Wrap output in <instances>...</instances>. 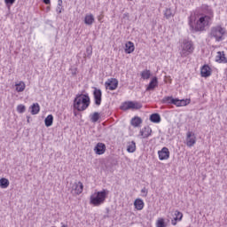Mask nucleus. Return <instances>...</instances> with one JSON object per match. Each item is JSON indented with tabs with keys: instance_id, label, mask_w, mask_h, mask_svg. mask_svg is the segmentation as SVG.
<instances>
[{
	"instance_id": "nucleus-1",
	"label": "nucleus",
	"mask_w": 227,
	"mask_h": 227,
	"mask_svg": "<svg viewBox=\"0 0 227 227\" xmlns=\"http://www.w3.org/2000/svg\"><path fill=\"white\" fill-rule=\"evenodd\" d=\"M90 95L86 94H77L74 99V108L77 109L80 113L86 111L90 107Z\"/></svg>"
},
{
	"instance_id": "nucleus-2",
	"label": "nucleus",
	"mask_w": 227,
	"mask_h": 227,
	"mask_svg": "<svg viewBox=\"0 0 227 227\" xmlns=\"http://www.w3.org/2000/svg\"><path fill=\"white\" fill-rule=\"evenodd\" d=\"M189 26L193 29V31H205V27L210 25V20H212L209 17L207 16H199V20L194 26L192 24V20L189 18Z\"/></svg>"
},
{
	"instance_id": "nucleus-3",
	"label": "nucleus",
	"mask_w": 227,
	"mask_h": 227,
	"mask_svg": "<svg viewBox=\"0 0 227 227\" xmlns=\"http://www.w3.org/2000/svg\"><path fill=\"white\" fill-rule=\"evenodd\" d=\"M109 194V191L106 189L102 190L101 192H95L90 196V203L94 205V207H100L106 201V198Z\"/></svg>"
},
{
	"instance_id": "nucleus-4",
	"label": "nucleus",
	"mask_w": 227,
	"mask_h": 227,
	"mask_svg": "<svg viewBox=\"0 0 227 227\" xmlns=\"http://www.w3.org/2000/svg\"><path fill=\"white\" fill-rule=\"evenodd\" d=\"M225 34L226 29L224 27L221 26L213 27L209 32V38H215V42H223Z\"/></svg>"
},
{
	"instance_id": "nucleus-5",
	"label": "nucleus",
	"mask_w": 227,
	"mask_h": 227,
	"mask_svg": "<svg viewBox=\"0 0 227 227\" xmlns=\"http://www.w3.org/2000/svg\"><path fill=\"white\" fill-rule=\"evenodd\" d=\"M161 104H173V106H176V107H183L184 106H187L189 102L187 99H178L174 98L172 96H167L162 98Z\"/></svg>"
},
{
	"instance_id": "nucleus-6",
	"label": "nucleus",
	"mask_w": 227,
	"mask_h": 227,
	"mask_svg": "<svg viewBox=\"0 0 227 227\" xmlns=\"http://www.w3.org/2000/svg\"><path fill=\"white\" fill-rule=\"evenodd\" d=\"M143 107V105L137 101H125L121 103L120 109L121 111H137L138 109H141Z\"/></svg>"
},
{
	"instance_id": "nucleus-7",
	"label": "nucleus",
	"mask_w": 227,
	"mask_h": 227,
	"mask_svg": "<svg viewBox=\"0 0 227 227\" xmlns=\"http://www.w3.org/2000/svg\"><path fill=\"white\" fill-rule=\"evenodd\" d=\"M181 47L182 51L180 54L182 58H187V56L194 52V44L191 41L184 40Z\"/></svg>"
},
{
	"instance_id": "nucleus-8",
	"label": "nucleus",
	"mask_w": 227,
	"mask_h": 227,
	"mask_svg": "<svg viewBox=\"0 0 227 227\" xmlns=\"http://www.w3.org/2000/svg\"><path fill=\"white\" fill-rule=\"evenodd\" d=\"M199 17H208L209 19H214V11L207 4H202L198 11Z\"/></svg>"
},
{
	"instance_id": "nucleus-9",
	"label": "nucleus",
	"mask_w": 227,
	"mask_h": 227,
	"mask_svg": "<svg viewBox=\"0 0 227 227\" xmlns=\"http://www.w3.org/2000/svg\"><path fill=\"white\" fill-rule=\"evenodd\" d=\"M93 90L94 104L98 107L102 104V90L97 87H93Z\"/></svg>"
},
{
	"instance_id": "nucleus-10",
	"label": "nucleus",
	"mask_w": 227,
	"mask_h": 227,
	"mask_svg": "<svg viewBox=\"0 0 227 227\" xmlns=\"http://www.w3.org/2000/svg\"><path fill=\"white\" fill-rule=\"evenodd\" d=\"M71 189L72 194H76L77 196H79V194H82L84 189V185L82 182H75L74 184H72Z\"/></svg>"
},
{
	"instance_id": "nucleus-11",
	"label": "nucleus",
	"mask_w": 227,
	"mask_h": 227,
	"mask_svg": "<svg viewBox=\"0 0 227 227\" xmlns=\"http://www.w3.org/2000/svg\"><path fill=\"white\" fill-rule=\"evenodd\" d=\"M196 145V135L192 131H188L186 133V145L189 148Z\"/></svg>"
},
{
	"instance_id": "nucleus-12",
	"label": "nucleus",
	"mask_w": 227,
	"mask_h": 227,
	"mask_svg": "<svg viewBox=\"0 0 227 227\" xmlns=\"http://www.w3.org/2000/svg\"><path fill=\"white\" fill-rule=\"evenodd\" d=\"M105 86L106 90H110V91H114L116 88H118V80L112 79L106 82Z\"/></svg>"
},
{
	"instance_id": "nucleus-13",
	"label": "nucleus",
	"mask_w": 227,
	"mask_h": 227,
	"mask_svg": "<svg viewBox=\"0 0 227 227\" xmlns=\"http://www.w3.org/2000/svg\"><path fill=\"white\" fill-rule=\"evenodd\" d=\"M106 144L104 143H98L94 148V152L97 155H104L106 153Z\"/></svg>"
},
{
	"instance_id": "nucleus-14",
	"label": "nucleus",
	"mask_w": 227,
	"mask_h": 227,
	"mask_svg": "<svg viewBox=\"0 0 227 227\" xmlns=\"http://www.w3.org/2000/svg\"><path fill=\"white\" fill-rule=\"evenodd\" d=\"M160 160H168L169 159V149L168 147H163L158 152Z\"/></svg>"
},
{
	"instance_id": "nucleus-15",
	"label": "nucleus",
	"mask_w": 227,
	"mask_h": 227,
	"mask_svg": "<svg viewBox=\"0 0 227 227\" xmlns=\"http://www.w3.org/2000/svg\"><path fill=\"white\" fill-rule=\"evenodd\" d=\"M201 77H210L212 75V69L208 65H204L200 69Z\"/></svg>"
},
{
	"instance_id": "nucleus-16",
	"label": "nucleus",
	"mask_w": 227,
	"mask_h": 227,
	"mask_svg": "<svg viewBox=\"0 0 227 227\" xmlns=\"http://www.w3.org/2000/svg\"><path fill=\"white\" fill-rule=\"evenodd\" d=\"M140 136H142L143 139H146L152 136V128L150 126H145L140 130Z\"/></svg>"
},
{
	"instance_id": "nucleus-17",
	"label": "nucleus",
	"mask_w": 227,
	"mask_h": 227,
	"mask_svg": "<svg viewBox=\"0 0 227 227\" xmlns=\"http://www.w3.org/2000/svg\"><path fill=\"white\" fill-rule=\"evenodd\" d=\"M158 84H159V81L157 80V77H153L149 82L146 88V91H153L155 88H157Z\"/></svg>"
},
{
	"instance_id": "nucleus-18",
	"label": "nucleus",
	"mask_w": 227,
	"mask_h": 227,
	"mask_svg": "<svg viewBox=\"0 0 227 227\" xmlns=\"http://www.w3.org/2000/svg\"><path fill=\"white\" fill-rule=\"evenodd\" d=\"M142 123H143V119H141V117L139 116H135L130 121V125H132V127H135V128L141 127Z\"/></svg>"
},
{
	"instance_id": "nucleus-19",
	"label": "nucleus",
	"mask_w": 227,
	"mask_h": 227,
	"mask_svg": "<svg viewBox=\"0 0 227 227\" xmlns=\"http://www.w3.org/2000/svg\"><path fill=\"white\" fill-rule=\"evenodd\" d=\"M216 63H227L226 56L224 55V51H218L215 57Z\"/></svg>"
},
{
	"instance_id": "nucleus-20",
	"label": "nucleus",
	"mask_w": 227,
	"mask_h": 227,
	"mask_svg": "<svg viewBox=\"0 0 227 227\" xmlns=\"http://www.w3.org/2000/svg\"><path fill=\"white\" fill-rule=\"evenodd\" d=\"M134 207L137 210H143L145 208V201L142 199H137L134 201Z\"/></svg>"
},
{
	"instance_id": "nucleus-21",
	"label": "nucleus",
	"mask_w": 227,
	"mask_h": 227,
	"mask_svg": "<svg viewBox=\"0 0 227 227\" xmlns=\"http://www.w3.org/2000/svg\"><path fill=\"white\" fill-rule=\"evenodd\" d=\"M93 22H95V17L93 14H86L84 18V24H86V26H92Z\"/></svg>"
},
{
	"instance_id": "nucleus-22",
	"label": "nucleus",
	"mask_w": 227,
	"mask_h": 227,
	"mask_svg": "<svg viewBox=\"0 0 227 227\" xmlns=\"http://www.w3.org/2000/svg\"><path fill=\"white\" fill-rule=\"evenodd\" d=\"M125 52L126 54H132V51L136 49V47L134 46V43L129 41L128 43H126L125 45Z\"/></svg>"
},
{
	"instance_id": "nucleus-23",
	"label": "nucleus",
	"mask_w": 227,
	"mask_h": 227,
	"mask_svg": "<svg viewBox=\"0 0 227 227\" xmlns=\"http://www.w3.org/2000/svg\"><path fill=\"white\" fill-rule=\"evenodd\" d=\"M152 123H160V114H152L149 118Z\"/></svg>"
},
{
	"instance_id": "nucleus-24",
	"label": "nucleus",
	"mask_w": 227,
	"mask_h": 227,
	"mask_svg": "<svg viewBox=\"0 0 227 227\" xmlns=\"http://www.w3.org/2000/svg\"><path fill=\"white\" fill-rule=\"evenodd\" d=\"M53 122H54V116H52V114H49L44 119V125H45V127H52V123Z\"/></svg>"
},
{
	"instance_id": "nucleus-25",
	"label": "nucleus",
	"mask_w": 227,
	"mask_h": 227,
	"mask_svg": "<svg viewBox=\"0 0 227 227\" xmlns=\"http://www.w3.org/2000/svg\"><path fill=\"white\" fill-rule=\"evenodd\" d=\"M127 152L129 153H134V152H136V142L135 141L128 142Z\"/></svg>"
},
{
	"instance_id": "nucleus-26",
	"label": "nucleus",
	"mask_w": 227,
	"mask_h": 227,
	"mask_svg": "<svg viewBox=\"0 0 227 227\" xmlns=\"http://www.w3.org/2000/svg\"><path fill=\"white\" fill-rule=\"evenodd\" d=\"M9 186H10V181L7 178L2 177L0 179L1 189H8Z\"/></svg>"
},
{
	"instance_id": "nucleus-27",
	"label": "nucleus",
	"mask_w": 227,
	"mask_h": 227,
	"mask_svg": "<svg viewBox=\"0 0 227 227\" xmlns=\"http://www.w3.org/2000/svg\"><path fill=\"white\" fill-rule=\"evenodd\" d=\"M31 114H38L40 113V105L34 103L31 106Z\"/></svg>"
},
{
	"instance_id": "nucleus-28",
	"label": "nucleus",
	"mask_w": 227,
	"mask_h": 227,
	"mask_svg": "<svg viewBox=\"0 0 227 227\" xmlns=\"http://www.w3.org/2000/svg\"><path fill=\"white\" fill-rule=\"evenodd\" d=\"M15 86L18 93H22V91L26 90V83H24V82H20L19 83H16Z\"/></svg>"
},
{
	"instance_id": "nucleus-29",
	"label": "nucleus",
	"mask_w": 227,
	"mask_h": 227,
	"mask_svg": "<svg viewBox=\"0 0 227 227\" xmlns=\"http://www.w3.org/2000/svg\"><path fill=\"white\" fill-rule=\"evenodd\" d=\"M90 121H92V123H97V121H98V120H100V114L98 112H95L94 114H91L90 115Z\"/></svg>"
},
{
	"instance_id": "nucleus-30",
	"label": "nucleus",
	"mask_w": 227,
	"mask_h": 227,
	"mask_svg": "<svg viewBox=\"0 0 227 227\" xmlns=\"http://www.w3.org/2000/svg\"><path fill=\"white\" fill-rule=\"evenodd\" d=\"M174 219H176V221H182V219L184 218V214L178 210H176L175 213H174Z\"/></svg>"
},
{
	"instance_id": "nucleus-31",
	"label": "nucleus",
	"mask_w": 227,
	"mask_h": 227,
	"mask_svg": "<svg viewBox=\"0 0 227 227\" xmlns=\"http://www.w3.org/2000/svg\"><path fill=\"white\" fill-rule=\"evenodd\" d=\"M150 75H152V73H150V70L148 69H145L141 73L142 79H150Z\"/></svg>"
},
{
	"instance_id": "nucleus-32",
	"label": "nucleus",
	"mask_w": 227,
	"mask_h": 227,
	"mask_svg": "<svg viewBox=\"0 0 227 227\" xmlns=\"http://www.w3.org/2000/svg\"><path fill=\"white\" fill-rule=\"evenodd\" d=\"M166 222L164 221V218H158L156 221V227H166Z\"/></svg>"
},
{
	"instance_id": "nucleus-33",
	"label": "nucleus",
	"mask_w": 227,
	"mask_h": 227,
	"mask_svg": "<svg viewBox=\"0 0 227 227\" xmlns=\"http://www.w3.org/2000/svg\"><path fill=\"white\" fill-rule=\"evenodd\" d=\"M164 15H165L166 19H171V17L174 16L173 11H171V9H166L164 12Z\"/></svg>"
},
{
	"instance_id": "nucleus-34",
	"label": "nucleus",
	"mask_w": 227,
	"mask_h": 227,
	"mask_svg": "<svg viewBox=\"0 0 227 227\" xmlns=\"http://www.w3.org/2000/svg\"><path fill=\"white\" fill-rule=\"evenodd\" d=\"M17 111H18L20 114H22V113H26V106H24V105H19V106H17Z\"/></svg>"
},
{
	"instance_id": "nucleus-35",
	"label": "nucleus",
	"mask_w": 227,
	"mask_h": 227,
	"mask_svg": "<svg viewBox=\"0 0 227 227\" xmlns=\"http://www.w3.org/2000/svg\"><path fill=\"white\" fill-rule=\"evenodd\" d=\"M93 54V48L91 46L87 47L86 49V56L87 58H90Z\"/></svg>"
},
{
	"instance_id": "nucleus-36",
	"label": "nucleus",
	"mask_w": 227,
	"mask_h": 227,
	"mask_svg": "<svg viewBox=\"0 0 227 227\" xmlns=\"http://www.w3.org/2000/svg\"><path fill=\"white\" fill-rule=\"evenodd\" d=\"M4 3L6 6L10 8V6H13V4H15V0H4Z\"/></svg>"
},
{
	"instance_id": "nucleus-37",
	"label": "nucleus",
	"mask_w": 227,
	"mask_h": 227,
	"mask_svg": "<svg viewBox=\"0 0 227 227\" xmlns=\"http://www.w3.org/2000/svg\"><path fill=\"white\" fill-rule=\"evenodd\" d=\"M141 192H142V194H144V195H143L144 198H146V197L148 196V190H146V188H143V189L141 190Z\"/></svg>"
},
{
	"instance_id": "nucleus-38",
	"label": "nucleus",
	"mask_w": 227,
	"mask_h": 227,
	"mask_svg": "<svg viewBox=\"0 0 227 227\" xmlns=\"http://www.w3.org/2000/svg\"><path fill=\"white\" fill-rule=\"evenodd\" d=\"M56 12L59 14L63 12V6L57 5Z\"/></svg>"
},
{
	"instance_id": "nucleus-39",
	"label": "nucleus",
	"mask_w": 227,
	"mask_h": 227,
	"mask_svg": "<svg viewBox=\"0 0 227 227\" xmlns=\"http://www.w3.org/2000/svg\"><path fill=\"white\" fill-rule=\"evenodd\" d=\"M176 223H178V220H176V219H172L171 220V224L173 225V226H176Z\"/></svg>"
},
{
	"instance_id": "nucleus-40",
	"label": "nucleus",
	"mask_w": 227,
	"mask_h": 227,
	"mask_svg": "<svg viewBox=\"0 0 227 227\" xmlns=\"http://www.w3.org/2000/svg\"><path fill=\"white\" fill-rule=\"evenodd\" d=\"M58 6H63V0H58Z\"/></svg>"
},
{
	"instance_id": "nucleus-41",
	"label": "nucleus",
	"mask_w": 227,
	"mask_h": 227,
	"mask_svg": "<svg viewBox=\"0 0 227 227\" xmlns=\"http://www.w3.org/2000/svg\"><path fill=\"white\" fill-rule=\"evenodd\" d=\"M44 4H51V0H43Z\"/></svg>"
},
{
	"instance_id": "nucleus-42",
	"label": "nucleus",
	"mask_w": 227,
	"mask_h": 227,
	"mask_svg": "<svg viewBox=\"0 0 227 227\" xmlns=\"http://www.w3.org/2000/svg\"><path fill=\"white\" fill-rule=\"evenodd\" d=\"M72 75H77V72L75 71V69L74 71H72Z\"/></svg>"
}]
</instances>
